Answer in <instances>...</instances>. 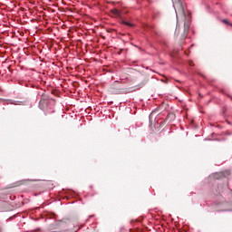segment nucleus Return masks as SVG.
Instances as JSON below:
<instances>
[{
	"instance_id": "f257e3e1",
	"label": "nucleus",
	"mask_w": 232,
	"mask_h": 232,
	"mask_svg": "<svg viewBox=\"0 0 232 232\" xmlns=\"http://www.w3.org/2000/svg\"><path fill=\"white\" fill-rule=\"evenodd\" d=\"M111 14L114 15V17H121V11L118 9H112Z\"/></svg>"
},
{
	"instance_id": "f03ea898",
	"label": "nucleus",
	"mask_w": 232,
	"mask_h": 232,
	"mask_svg": "<svg viewBox=\"0 0 232 232\" xmlns=\"http://www.w3.org/2000/svg\"><path fill=\"white\" fill-rule=\"evenodd\" d=\"M178 1V5L180 6V10L182 12V14H185L184 12V3L182 2V0H177Z\"/></svg>"
},
{
	"instance_id": "7ed1b4c3",
	"label": "nucleus",
	"mask_w": 232,
	"mask_h": 232,
	"mask_svg": "<svg viewBox=\"0 0 232 232\" xmlns=\"http://www.w3.org/2000/svg\"><path fill=\"white\" fill-rule=\"evenodd\" d=\"M184 28H185V31L189 30V24L188 22H185Z\"/></svg>"
},
{
	"instance_id": "20e7f679",
	"label": "nucleus",
	"mask_w": 232,
	"mask_h": 232,
	"mask_svg": "<svg viewBox=\"0 0 232 232\" xmlns=\"http://www.w3.org/2000/svg\"><path fill=\"white\" fill-rule=\"evenodd\" d=\"M222 23H225V24H229V26H232V24L229 23L227 19L222 20Z\"/></svg>"
},
{
	"instance_id": "39448f33",
	"label": "nucleus",
	"mask_w": 232,
	"mask_h": 232,
	"mask_svg": "<svg viewBox=\"0 0 232 232\" xmlns=\"http://www.w3.org/2000/svg\"><path fill=\"white\" fill-rule=\"evenodd\" d=\"M125 24H127V26H133V24L128 23V22H125Z\"/></svg>"
},
{
	"instance_id": "423d86ee",
	"label": "nucleus",
	"mask_w": 232,
	"mask_h": 232,
	"mask_svg": "<svg viewBox=\"0 0 232 232\" xmlns=\"http://www.w3.org/2000/svg\"><path fill=\"white\" fill-rule=\"evenodd\" d=\"M175 6H176V5H175V4H174V8H175Z\"/></svg>"
}]
</instances>
